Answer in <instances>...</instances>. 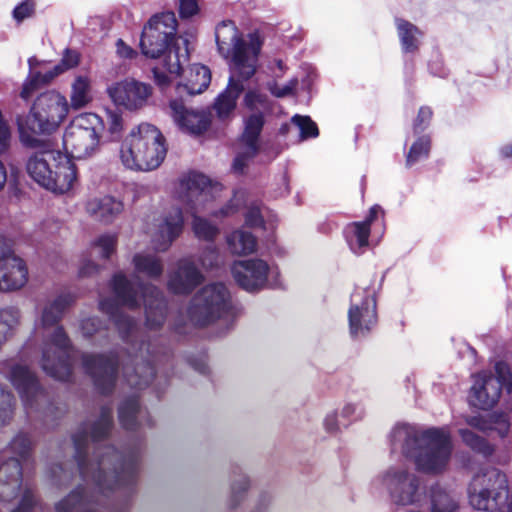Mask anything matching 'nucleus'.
Instances as JSON below:
<instances>
[{
	"label": "nucleus",
	"mask_w": 512,
	"mask_h": 512,
	"mask_svg": "<svg viewBox=\"0 0 512 512\" xmlns=\"http://www.w3.org/2000/svg\"><path fill=\"white\" fill-rule=\"evenodd\" d=\"M67 69L62 66V63L59 62L52 69L41 73L37 72L33 74L24 84L21 91V97L25 100L29 99L35 89L37 88L39 83L48 84L57 76L66 72Z\"/></svg>",
	"instance_id": "4c0bfd02"
},
{
	"label": "nucleus",
	"mask_w": 512,
	"mask_h": 512,
	"mask_svg": "<svg viewBox=\"0 0 512 512\" xmlns=\"http://www.w3.org/2000/svg\"><path fill=\"white\" fill-rule=\"evenodd\" d=\"M108 93L116 105L133 111L147 104L152 95V87L143 82L126 79L109 87Z\"/></svg>",
	"instance_id": "5701e85b"
},
{
	"label": "nucleus",
	"mask_w": 512,
	"mask_h": 512,
	"mask_svg": "<svg viewBox=\"0 0 512 512\" xmlns=\"http://www.w3.org/2000/svg\"><path fill=\"white\" fill-rule=\"evenodd\" d=\"M297 84L296 80L290 81L288 84L282 86L281 88L278 85L273 83H268V90L276 97H284L292 93L293 89Z\"/></svg>",
	"instance_id": "4d7b16f0"
},
{
	"label": "nucleus",
	"mask_w": 512,
	"mask_h": 512,
	"mask_svg": "<svg viewBox=\"0 0 512 512\" xmlns=\"http://www.w3.org/2000/svg\"><path fill=\"white\" fill-rule=\"evenodd\" d=\"M119 422L126 430H135L144 423L150 425L147 411L139 405L138 396L132 394L121 402L118 408Z\"/></svg>",
	"instance_id": "c756f323"
},
{
	"label": "nucleus",
	"mask_w": 512,
	"mask_h": 512,
	"mask_svg": "<svg viewBox=\"0 0 512 512\" xmlns=\"http://www.w3.org/2000/svg\"><path fill=\"white\" fill-rule=\"evenodd\" d=\"M398 36L404 52H414L418 49L420 30L412 23L403 19H396Z\"/></svg>",
	"instance_id": "ea45409f"
},
{
	"label": "nucleus",
	"mask_w": 512,
	"mask_h": 512,
	"mask_svg": "<svg viewBox=\"0 0 512 512\" xmlns=\"http://www.w3.org/2000/svg\"><path fill=\"white\" fill-rule=\"evenodd\" d=\"M350 301L348 311L350 335L353 338L365 337L377 323L374 291L369 288H356Z\"/></svg>",
	"instance_id": "6ab92c4d"
},
{
	"label": "nucleus",
	"mask_w": 512,
	"mask_h": 512,
	"mask_svg": "<svg viewBox=\"0 0 512 512\" xmlns=\"http://www.w3.org/2000/svg\"><path fill=\"white\" fill-rule=\"evenodd\" d=\"M102 328L101 321L96 317L84 319L81 323V330L85 337H90Z\"/></svg>",
	"instance_id": "5fc2aeb1"
},
{
	"label": "nucleus",
	"mask_w": 512,
	"mask_h": 512,
	"mask_svg": "<svg viewBox=\"0 0 512 512\" xmlns=\"http://www.w3.org/2000/svg\"><path fill=\"white\" fill-rule=\"evenodd\" d=\"M20 311L15 307H6L0 310V348L12 335L19 324Z\"/></svg>",
	"instance_id": "a19ab883"
},
{
	"label": "nucleus",
	"mask_w": 512,
	"mask_h": 512,
	"mask_svg": "<svg viewBox=\"0 0 512 512\" xmlns=\"http://www.w3.org/2000/svg\"><path fill=\"white\" fill-rule=\"evenodd\" d=\"M184 219L179 207L165 211L157 220L151 235L152 244L157 251H166L183 230Z\"/></svg>",
	"instance_id": "b1692460"
},
{
	"label": "nucleus",
	"mask_w": 512,
	"mask_h": 512,
	"mask_svg": "<svg viewBox=\"0 0 512 512\" xmlns=\"http://www.w3.org/2000/svg\"><path fill=\"white\" fill-rule=\"evenodd\" d=\"M346 241L354 254H362L368 246L369 221L353 222L344 230Z\"/></svg>",
	"instance_id": "f704fd0d"
},
{
	"label": "nucleus",
	"mask_w": 512,
	"mask_h": 512,
	"mask_svg": "<svg viewBox=\"0 0 512 512\" xmlns=\"http://www.w3.org/2000/svg\"><path fill=\"white\" fill-rule=\"evenodd\" d=\"M459 497L440 482L433 483L428 489L429 512H459Z\"/></svg>",
	"instance_id": "cd10ccee"
},
{
	"label": "nucleus",
	"mask_w": 512,
	"mask_h": 512,
	"mask_svg": "<svg viewBox=\"0 0 512 512\" xmlns=\"http://www.w3.org/2000/svg\"><path fill=\"white\" fill-rule=\"evenodd\" d=\"M204 281V275L194 261L189 258L180 259L168 276V289L175 294H189Z\"/></svg>",
	"instance_id": "393cba45"
},
{
	"label": "nucleus",
	"mask_w": 512,
	"mask_h": 512,
	"mask_svg": "<svg viewBox=\"0 0 512 512\" xmlns=\"http://www.w3.org/2000/svg\"><path fill=\"white\" fill-rule=\"evenodd\" d=\"M193 231L198 238L204 240H213L218 234V228L207 220L194 216Z\"/></svg>",
	"instance_id": "49530a36"
},
{
	"label": "nucleus",
	"mask_w": 512,
	"mask_h": 512,
	"mask_svg": "<svg viewBox=\"0 0 512 512\" xmlns=\"http://www.w3.org/2000/svg\"><path fill=\"white\" fill-rule=\"evenodd\" d=\"M62 66L68 70L76 67L79 64V53L75 50L65 49L62 59L60 61Z\"/></svg>",
	"instance_id": "13d9d810"
},
{
	"label": "nucleus",
	"mask_w": 512,
	"mask_h": 512,
	"mask_svg": "<svg viewBox=\"0 0 512 512\" xmlns=\"http://www.w3.org/2000/svg\"><path fill=\"white\" fill-rule=\"evenodd\" d=\"M27 281L26 263L14 254L11 243L0 236V291L18 290Z\"/></svg>",
	"instance_id": "412c9836"
},
{
	"label": "nucleus",
	"mask_w": 512,
	"mask_h": 512,
	"mask_svg": "<svg viewBox=\"0 0 512 512\" xmlns=\"http://www.w3.org/2000/svg\"><path fill=\"white\" fill-rule=\"evenodd\" d=\"M231 296L223 283L204 286L192 299L188 308L189 319L200 326L228 316L231 311Z\"/></svg>",
	"instance_id": "2eb2a0df"
},
{
	"label": "nucleus",
	"mask_w": 512,
	"mask_h": 512,
	"mask_svg": "<svg viewBox=\"0 0 512 512\" xmlns=\"http://www.w3.org/2000/svg\"><path fill=\"white\" fill-rule=\"evenodd\" d=\"M211 82V73L208 67L201 64H193L189 68L185 83L176 85V93L181 98L184 95L193 96L206 90Z\"/></svg>",
	"instance_id": "7c9ffc66"
},
{
	"label": "nucleus",
	"mask_w": 512,
	"mask_h": 512,
	"mask_svg": "<svg viewBox=\"0 0 512 512\" xmlns=\"http://www.w3.org/2000/svg\"><path fill=\"white\" fill-rule=\"evenodd\" d=\"M466 423L482 432L491 435L497 433L500 438L508 435L510 424L505 414H491L488 418L483 416H471L466 419Z\"/></svg>",
	"instance_id": "473e14b6"
},
{
	"label": "nucleus",
	"mask_w": 512,
	"mask_h": 512,
	"mask_svg": "<svg viewBox=\"0 0 512 512\" xmlns=\"http://www.w3.org/2000/svg\"><path fill=\"white\" fill-rule=\"evenodd\" d=\"M35 11V3L33 0H24L18 4L13 10V17L18 22L23 21L33 15Z\"/></svg>",
	"instance_id": "3c124183"
},
{
	"label": "nucleus",
	"mask_w": 512,
	"mask_h": 512,
	"mask_svg": "<svg viewBox=\"0 0 512 512\" xmlns=\"http://www.w3.org/2000/svg\"><path fill=\"white\" fill-rule=\"evenodd\" d=\"M293 130H295L292 122L291 123H285V124H282L280 129H279V132L281 135H288L289 133H291Z\"/></svg>",
	"instance_id": "69168bd1"
},
{
	"label": "nucleus",
	"mask_w": 512,
	"mask_h": 512,
	"mask_svg": "<svg viewBox=\"0 0 512 512\" xmlns=\"http://www.w3.org/2000/svg\"><path fill=\"white\" fill-rule=\"evenodd\" d=\"M231 274L237 285L250 293L282 286L278 267L260 258L235 261Z\"/></svg>",
	"instance_id": "dca6fc26"
},
{
	"label": "nucleus",
	"mask_w": 512,
	"mask_h": 512,
	"mask_svg": "<svg viewBox=\"0 0 512 512\" xmlns=\"http://www.w3.org/2000/svg\"><path fill=\"white\" fill-rule=\"evenodd\" d=\"M192 365L193 368L201 374H205L208 372V366L204 360L194 362Z\"/></svg>",
	"instance_id": "680f3d73"
},
{
	"label": "nucleus",
	"mask_w": 512,
	"mask_h": 512,
	"mask_svg": "<svg viewBox=\"0 0 512 512\" xmlns=\"http://www.w3.org/2000/svg\"><path fill=\"white\" fill-rule=\"evenodd\" d=\"M459 435L462 441L473 451L483 454L484 456L493 453V447L481 436L477 435L469 429H460Z\"/></svg>",
	"instance_id": "79ce46f5"
},
{
	"label": "nucleus",
	"mask_w": 512,
	"mask_h": 512,
	"mask_svg": "<svg viewBox=\"0 0 512 512\" xmlns=\"http://www.w3.org/2000/svg\"><path fill=\"white\" fill-rule=\"evenodd\" d=\"M380 210H381V208L378 205L371 207V209L369 211V215L364 221H369V226H370L371 222L376 218V216L380 212Z\"/></svg>",
	"instance_id": "e2e57ef3"
},
{
	"label": "nucleus",
	"mask_w": 512,
	"mask_h": 512,
	"mask_svg": "<svg viewBox=\"0 0 512 512\" xmlns=\"http://www.w3.org/2000/svg\"><path fill=\"white\" fill-rule=\"evenodd\" d=\"M243 105L249 114L243 119L244 129L239 140V150L233 162V170L237 173H243L249 160L257 154L265 117L271 111L267 95L257 89H250L245 93Z\"/></svg>",
	"instance_id": "1a4fd4ad"
},
{
	"label": "nucleus",
	"mask_w": 512,
	"mask_h": 512,
	"mask_svg": "<svg viewBox=\"0 0 512 512\" xmlns=\"http://www.w3.org/2000/svg\"><path fill=\"white\" fill-rule=\"evenodd\" d=\"M16 401L13 394L0 385V427L8 425L14 416Z\"/></svg>",
	"instance_id": "c03bdc74"
},
{
	"label": "nucleus",
	"mask_w": 512,
	"mask_h": 512,
	"mask_svg": "<svg viewBox=\"0 0 512 512\" xmlns=\"http://www.w3.org/2000/svg\"><path fill=\"white\" fill-rule=\"evenodd\" d=\"M135 272L143 274L150 279H158L162 276L164 265L160 257L150 252L136 253L133 257Z\"/></svg>",
	"instance_id": "c9c22d12"
},
{
	"label": "nucleus",
	"mask_w": 512,
	"mask_h": 512,
	"mask_svg": "<svg viewBox=\"0 0 512 512\" xmlns=\"http://www.w3.org/2000/svg\"><path fill=\"white\" fill-rule=\"evenodd\" d=\"M430 150V138L428 136H422L418 138L411 146L407 157L406 165L412 166L419 160L426 158Z\"/></svg>",
	"instance_id": "a18cd8bd"
},
{
	"label": "nucleus",
	"mask_w": 512,
	"mask_h": 512,
	"mask_svg": "<svg viewBox=\"0 0 512 512\" xmlns=\"http://www.w3.org/2000/svg\"><path fill=\"white\" fill-rule=\"evenodd\" d=\"M107 125L111 137L117 138L123 128L122 116L117 112L109 111L107 113Z\"/></svg>",
	"instance_id": "603ef678"
},
{
	"label": "nucleus",
	"mask_w": 512,
	"mask_h": 512,
	"mask_svg": "<svg viewBox=\"0 0 512 512\" xmlns=\"http://www.w3.org/2000/svg\"><path fill=\"white\" fill-rule=\"evenodd\" d=\"M85 208L94 219L110 223L123 211V203L112 196L94 197L87 201Z\"/></svg>",
	"instance_id": "2f4dec72"
},
{
	"label": "nucleus",
	"mask_w": 512,
	"mask_h": 512,
	"mask_svg": "<svg viewBox=\"0 0 512 512\" xmlns=\"http://www.w3.org/2000/svg\"><path fill=\"white\" fill-rule=\"evenodd\" d=\"M200 262L204 268L212 269L224 264V259L216 247L208 246L201 253Z\"/></svg>",
	"instance_id": "09e8293b"
},
{
	"label": "nucleus",
	"mask_w": 512,
	"mask_h": 512,
	"mask_svg": "<svg viewBox=\"0 0 512 512\" xmlns=\"http://www.w3.org/2000/svg\"><path fill=\"white\" fill-rule=\"evenodd\" d=\"M341 418L350 423L362 419L365 415V408L360 402H347L340 412Z\"/></svg>",
	"instance_id": "de8ad7c7"
},
{
	"label": "nucleus",
	"mask_w": 512,
	"mask_h": 512,
	"mask_svg": "<svg viewBox=\"0 0 512 512\" xmlns=\"http://www.w3.org/2000/svg\"><path fill=\"white\" fill-rule=\"evenodd\" d=\"M170 115L178 128L191 135H200L210 125V117L203 110L188 109L181 101H170Z\"/></svg>",
	"instance_id": "a878e982"
},
{
	"label": "nucleus",
	"mask_w": 512,
	"mask_h": 512,
	"mask_svg": "<svg viewBox=\"0 0 512 512\" xmlns=\"http://www.w3.org/2000/svg\"><path fill=\"white\" fill-rule=\"evenodd\" d=\"M26 169L35 182L55 193L70 191L77 180L74 163L49 144L29 156Z\"/></svg>",
	"instance_id": "0eeeda50"
},
{
	"label": "nucleus",
	"mask_w": 512,
	"mask_h": 512,
	"mask_svg": "<svg viewBox=\"0 0 512 512\" xmlns=\"http://www.w3.org/2000/svg\"><path fill=\"white\" fill-rule=\"evenodd\" d=\"M0 373L10 381L18 392L29 416L34 413H42L44 419L48 417L53 408L48 393L22 358L0 362Z\"/></svg>",
	"instance_id": "9d476101"
},
{
	"label": "nucleus",
	"mask_w": 512,
	"mask_h": 512,
	"mask_svg": "<svg viewBox=\"0 0 512 512\" xmlns=\"http://www.w3.org/2000/svg\"><path fill=\"white\" fill-rule=\"evenodd\" d=\"M30 436L19 432L0 452V499L11 501L19 494L22 483V463L32 455Z\"/></svg>",
	"instance_id": "4468645a"
},
{
	"label": "nucleus",
	"mask_w": 512,
	"mask_h": 512,
	"mask_svg": "<svg viewBox=\"0 0 512 512\" xmlns=\"http://www.w3.org/2000/svg\"><path fill=\"white\" fill-rule=\"evenodd\" d=\"M167 153L160 130L149 123L133 128L122 142L120 159L131 170L150 171L158 168Z\"/></svg>",
	"instance_id": "423d86ee"
},
{
	"label": "nucleus",
	"mask_w": 512,
	"mask_h": 512,
	"mask_svg": "<svg viewBox=\"0 0 512 512\" xmlns=\"http://www.w3.org/2000/svg\"><path fill=\"white\" fill-rule=\"evenodd\" d=\"M503 389L512 390L511 374L505 364L498 362L495 371H481L473 376L469 402L480 409H490L499 400Z\"/></svg>",
	"instance_id": "a211bd4d"
},
{
	"label": "nucleus",
	"mask_w": 512,
	"mask_h": 512,
	"mask_svg": "<svg viewBox=\"0 0 512 512\" xmlns=\"http://www.w3.org/2000/svg\"><path fill=\"white\" fill-rule=\"evenodd\" d=\"M371 487L385 492L398 507L420 505L425 494L421 477L403 465H391L380 471L372 479Z\"/></svg>",
	"instance_id": "f8f14e48"
},
{
	"label": "nucleus",
	"mask_w": 512,
	"mask_h": 512,
	"mask_svg": "<svg viewBox=\"0 0 512 512\" xmlns=\"http://www.w3.org/2000/svg\"><path fill=\"white\" fill-rule=\"evenodd\" d=\"M244 217L248 227H262L264 230H273L278 221L277 215L259 202H252Z\"/></svg>",
	"instance_id": "72a5a7b5"
},
{
	"label": "nucleus",
	"mask_w": 512,
	"mask_h": 512,
	"mask_svg": "<svg viewBox=\"0 0 512 512\" xmlns=\"http://www.w3.org/2000/svg\"><path fill=\"white\" fill-rule=\"evenodd\" d=\"M215 38L220 55L228 60L230 71L236 74L254 76L262 42L257 34L242 38L234 22L226 20L217 25Z\"/></svg>",
	"instance_id": "6e6552de"
},
{
	"label": "nucleus",
	"mask_w": 512,
	"mask_h": 512,
	"mask_svg": "<svg viewBox=\"0 0 512 512\" xmlns=\"http://www.w3.org/2000/svg\"><path fill=\"white\" fill-rule=\"evenodd\" d=\"M275 64H276L277 68H278L280 71H283V69H284V64H283L282 60H279V59H278V60H275Z\"/></svg>",
	"instance_id": "774afa93"
},
{
	"label": "nucleus",
	"mask_w": 512,
	"mask_h": 512,
	"mask_svg": "<svg viewBox=\"0 0 512 512\" xmlns=\"http://www.w3.org/2000/svg\"><path fill=\"white\" fill-rule=\"evenodd\" d=\"M501 153L505 157H511L512 156V142L510 144H507L501 148Z\"/></svg>",
	"instance_id": "338daca9"
},
{
	"label": "nucleus",
	"mask_w": 512,
	"mask_h": 512,
	"mask_svg": "<svg viewBox=\"0 0 512 512\" xmlns=\"http://www.w3.org/2000/svg\"><path fill=\"white\" fill-rule=\"evenodd\" d=\"M197 12V0H179V13L182 18H190Z\"/></svg>",
	"instance_id": "6e6d98bb"
},
{
	"label": "nucleus",
	"mask_w": 512,
	"mask_h": 512,
	"mask_svg": "<svg viewBox=\"0 0 512 512\" xmlns=\"http://www.w3.org/2000/svg\"><path fill=\"white\" fill-rule=\"evenodd\" d=\"M74 300L70 293L48 300L35 327L36 337L42 340L40 366L48 376L60 381H67L71 376L74 350L59 322Z\"/></svg>",
	"instance_id": "20e7f679"
},
{
	"label": "nucleus",
	"mask_w": 512,
	"mask_h": 512,
	"mask_svg": "<svg viewBox=\"0 0 512 512\" xmlns=\"http://www.w3.org/2000/svg\"><path fill=\"white\" fill-rule=\"evenodd\" d=\"M222 190V185L212 183L201 173L191 172L183 176L179 182V198L190 205L194 212L203 210L206 202L216 197Z\"/></svg>",
	"instance_id": "aec40b11"
},
{
	"label": "nucleus",
	"mask_w": 512,
	"mask_h": 512,
	"mask_svg": "<svg viewBox=\"0 0 512 512\" xmlns=\"http://www.w3.org/2000/svg\"><path fill=\"white\" fill-rule=\"evenodd\" d=\"M116 51L121 58L132 59L137 53L128 46L122 39L116 42Z\"/></svg>",
	"instance_id": "052dcab7"
},
{
	"label": "nucleus",
	"mask_w": 512,
	"mask_h": 512,
	"mask_svg": "<svg viewBox=\"0 0 512 512\" xmlns=\"http://www.w3.org/2000/svg\"><path fill=\"white\" fill-rule=\"evenodd\" d=\"M324 428L329 433L337 432L340 428L337 411L327 413L323 421Z\"/></svg>",
	"instance_id": "bf43d9fd"
},
{
	"label": "nucleus",
	"mask_w": 512,
	"mask_h": 512,
	"mask_svg": "<svg viewBox=\"0 0 512 512\" xmlns=\"http://www.w3.org/2000/svg\"><path fill=\"white\" fill-rule=\"evenodd\" d=\"M116 247V236L112 234H104L98 237L91 245L90 259L84 260L79 268V275L82 277L91 276L98 272V265L93 259L109 258L114 253Z\"/></svg>",
	"instance_id": "c85d7f7f"
},
{
	"label": "nucleus",
	"mask_w": 512,
	"mask_h": 512,
	"mask_svg": "<svg viewBox=\"0 0 512 512\" xmlns=\"http://www.w3.org/2000/svg\"><path fill=\"white\" fill-rule=\"evenodd\" d=\"M432 118V110L429 107H421L419 109L416 120L413 124L415 133L423 131L429 124Z\"/></svg>",
	"instance_id": "864d4df0"
},
{
	"label": "nucleus",
	"mask_w": 512,
	"mask_h": 512,
	"mask_svg": "<svg viewBox=\"0 0 512 512\" xmlns=\"http://www.w3.org/2000/svg\"><path fill=\"white\" fill-rule=\"evenodd\" d=\"M82 365L100 393L106 395L113 391L118 366L114 355L83 354Z\"/></svg>",
	"instance_id": "4be33fe9"
},
{
	"label": "nucleus",
	"mask_w": 512,
	"mask_h": 512,
	"mask_svg": "<svg viewBox=\"0 0 512 512\" xmlns=\"http://www.w3.org/2000/svg\"><path fill=\"white\" fill-rule=\"evenodd\" d=\"M91 100L90 80L86 76H77L71 85L69 106L78 110L84 108Z\"/></svg>",
	"instance_id": "58836bf2"
},
{
	"label": "nucleus",
	"mask_w": 512,
	"mask_h": 512,
	"mask_svg": "<svg viewBox=\"0 0 512 512\" xmlns=\"http://www.w3.org/2000/svg\"><path fill=\"white\" fill-rule=\"evenodd\" d=\"M468 498L470 505L477 510L512 512L507 476L496 468L473 477L468 487Z\"/></svg>",
	"instance_id": "ddd939ff"
},
{
	"label": "nucleus",
	"mask_w": 512,
	"mask_h": 512,
	"mask_svg": "<svg viewBox=\"0 0 512 512\" xmlns=\"http://www.w3.org/2000/svg\"><path fill=\"white\" fill-rule=\"evenodd\" d=\"M111 287L116 299H104L99 303L100 310L113 321L122 339L130 342L129 338H137L135 321L124 315L121 306L135 309L144 304L146 324L149 329L159 328L166 318V302L162 292L154 285L138 282L136 286L124 273H116L111 281ZM134 353L128 354V360L123 365V378L134 389L147 387L155 375L153 362L157 360L156 351L151 343L131 341Z\"/></svg>",
	"instance_id": "f03ea898"
},
{
	"label": "nucleus",
	"mask_w": 512,
	"mask_h": 512,
	"mask_svg": "<svg viewBox=\"0 0 512 512\" xmlns=\"http://www.w3.org/2000/svg\"><path fill=\"white\" fill-rule=\"evenodd\" d=\"M7 181V172L3 165V163L0 161V190L4 187L5 183Z\"/></svg>",
	"instance_id": "0e129e2a"
},
{
	"label": "nucleus",
	"mask_w": 512,
	"mask_h": 512,
	"mask_svg": "<svg viewBox=\"0 0 512 512\" xmlns=\"http://www.w3.org/2000/svg\"><path fill=\"white\" fill-rule=\"evenodd\" d=\"M112 426V407L104 406L97 419L83 423L73 435L81 478L93 487V492L88 495L84 486H78L55 504L56 512H101L106 510L112 493L122 489L126 495L135 486L140 450L127 447L118 452L104 445Z\"/></svg>",
	"instance_id": "f257e3e1"
},
{
	"label": "nucleus",
	"mask_w": 512,
	"mask_h": 512,
	"mask_svg": "<svg viewBox=\"0 0 512 512\" xmlns=\"http://www.w3.org/2000/svg\"><path fill=\"white\" fill-rule=\"evenodd\" d=\"M100 118L93 113L77 116L63 135V147L67 157L84 159L91 156L99 145L97 127Z\"/></svg>",
	"instance_id": "f3484780"
},
{
	"label": "nucleus",
	"mask_w": 512,
	"mask_h": 512,
	"mask_svg": "<svg viewBox=\"0 0 512 512\" xmlns=\"http://www.w3.org/2000/svg\"><path fill=\"white\" fill-rule=\"evenodd\" d=\"M292 124L297 132L299 141L315 138L319 134L316 123L309 116L296 114L292 117Z\"/></svg>",
	"instance_id": "37998d69"
},
{
	"label": "nucleus",
	"mask_w": 512,
	"mask_h": 512,
	"mask_svg": "<svg viewBox=\"0 0 512 512\" xmlns=\"http://www.w3.org/2000/svg\"><path fill=\"white\" fill-rule=\"evenodd\" d=\"M252 76H243L230 71V77L226 88L217 96L213 108L221 120L229 119L237 105L239 96L244 92L243 82Z\"/></svg>",
	"instance_id": "bb28decb"
},
{
	"label": "nucleus",
	"mask_w": 512,
	"mask_h": 512,
	"mask_svg": "<svg viewBox=\"0 0 512 512\" xmlns=\"http://www.w3.org/2000/svg\"><path fill=\"white\" fill-rule=\"evenodd\" d=\"M69 112L66 97L56 91H48L36 99L26 117H18L17 125L24 143L33 144L35 139L26 137L27 132L50 134L65 120Z\"/></svg>",
	"instance_id": "9b49d317"
},
{
	"label": "nucleus",
	"mask_w": 512,
	"mask_h": 512,
	"mask_svg": "<svg viewBox=\"0 0 512 512\" xmlns=\"http://www.w3.org/2000/svg\"><path fill=\"white\" fill-rule=\"evenodd\" d=\"M249 486V481L246 476L241 475L240 478L233 482L231 492V506L235 507L243 499V494Z\"/></svg>",
	"instance_id": "8fccbe9b"
},
{
	"label": "nucleus",
	"mask_w": 512,
	"mask_h": 512,
	"mask_svg": "<svg viewBox=\"0 0 512 512\" xmlns=\"http://www.w3.org/2000/svg\"><path fill=\"white\" fill-rule=\"evenodd\" d=\"M176 30L175 14L163 12L152 16L142 32V53L151 58L164 54L161 66L153 69L155 81L161 88H165L173 78L180 75L183 63L189 58L187 39H182L181 44H172Z\"/></svg>",
	"instance_id": "39448f33"
},
{
	"label": "nucleus",
	"mask_w": 512,
	"mask_h": 512,
	"mask_svg": "<svg viewBox=\"0 0 512 512\" xmlns=\"http://www.w3.org/2000/svg\"><path fill=\"white\" fill-rule=\"evenodd\" d=\"M389 445L392 454L411 461L416 471L433 476L447 470L453 453L449 426L422 427L398 423L390 431Z\"/></svg>",
	"instance_id": "7ed1b4c3"
},
{
	"label": "nucleus",
	"mask_w": 512,
	"mask_h": 512,
	"mask_svg": "<svg viewBox=\"0 0 512 512\" xmlns=\"http://www.w3.org/2000/svg\"><path fill=\"white\" fill-rule=\"evenodd\" d=\"M226 243L230 252L234 255H248L256 251V237L245 230L238 229L227 235Z\"/></svg>",
	"instance_id": "e433bc0d"
}]
</instances>
